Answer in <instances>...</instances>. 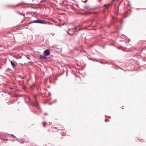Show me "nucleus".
Here are the masks:
<instances>
[{
  "mask_svg": "<svg viewBox=\"0 0 146 146\" xmlns=\"http://www.w3.org/2000/svg\"><path fill=\"white\" fill-rule=\"evenodd\" d=\"M27 58L29 59H30V58L28 57H27Z\"/></svg>",
  "mask_w": 146,
  "mask_h": 146,
  "instance_id": "7",
  "label": "nucleus"
},
{
  "mask_svg": "<svg viewBox=\"0 0 146 146\" xmlns=\"http://www.w3.org/2000/svg\"><path fill=\"white\" fill-rule=\"evenodd\" d=\"M20 143H22V142H21V141H20Z\"/></svg>",
  "mask_w": 146,
  "mask_h": 146,
  "instance_id": "9",
  "label": "nucleus"
},
{
  "mask_svg": "<svg viewBox=\"0 0 146 146\" xmlns=\"http://www.w3.org/2000/svg\"><path fill=\"white\" fill-rule=\"evenodd\" d=\"M40 58L41 59H45L46 58V57L44 56L40 55Z\"/></svg>",
  "mask_w": 146,
  "mask_h": 146,
  "instance_id": "3",
  "label": "nucleus"
},
{
  "mask_svg": "<svg viewBox=\"0 0 146 146\" xmlns=\"http://www.w3.org/2000/svg\"><path fill=\"white\" fill-rule=\"evenodd\" d=\"M44 53L45 55L46 56H48L50 54V51L48 49L45 50L44 51Z\"/></svg>",
  "mask_w": 146,
  "mask_h": 146,
  "instance_id": "2",
  "label": "nucleus"
},
{
  "mask_svg": "<svg viewBox=\"0 0 146 146\" xmlns=\"http://www.w3.org/2000/svg\"><path fill=\"white\" fill-rule=\"evenodd\" d=\"M42 124L43 125V126L44 127H45V126H46L47 125V123L46 122H43Z\"/></svg>",
  "mask_w": 146,
  "mask_h": 146,
  "instance_id": "5",
  "label": "nucleus"
},
{
  "mask_svg": "<svg viewBox=\"0 0 146 146\" xmlns=\"http://www.w3.org/2000/svg\"><path fill=\"white\" fill-rule=\"evenodd\" d=\"M11 64L13 67H14L16 66L15 64H14L11 61Z\"/></svg>",
  "mask_w": 146,
  "mask_h": 146,
  "instance_id": "4",
  "label": "nucleus"
},
{
  "mask_svg": "<svg viewBox=\"0 0 146 146\" xmlns=\"http://www.w3.org/2000/svg\"><path fill=\"white\" fill-rule=\"evenodd\" d=\"M115 1V0H112L111 1L113 2V1Z\"/></svg>",
  "mask_w": 146,
  "mask_h": 146,
  "instance_id": "8",
  "label": "nucleus"
},
{
  "mask_svg": "<svg viewBox=\"0 0 146 146\" xmlns=\"http://www.w3.org/2000/svg\"><path fill=\"white\" fill-rule=\"evenodd\" d=\"M32 23H42L44 24L45 23L42 20H35L33 21Z\"/></svg>",
  "mask_w": 146,
  "mask_h": 146,
  "instance_id": "1",
  "label": "nucleus"
},
{
  "mask_svg": "<svg viewBox=\"0 0 146 146\" xmlns=\"http://www.w3.org/2000/svg\"><path fill=\"white\" fill-rule=\"evenodd\" d=\"M17 13L18 15H23V16L24 17L25 15L24 14H22V13H20L18 12H17Z\"/></svg>",
  "mask_w": 146,
  "mask_h": 146,
  "instance_id": "6",
  "label": "nucleus"
}]
</instances>
